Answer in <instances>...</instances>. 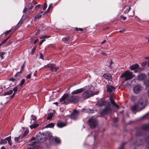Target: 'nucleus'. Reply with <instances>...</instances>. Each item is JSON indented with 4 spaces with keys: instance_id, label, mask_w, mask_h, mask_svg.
Returning <instances> with one entry per match:
<instances>
[{
    "instance_id": "1",
    "label": "nucleus",
    "mask_w": 149,
    "mask_h": 149,
    "mask_svg": "<svg viewBox=\"0 0 149 149\" xmlns=\"http://www.w3.org/2000/svg\"><path fill=\"white\" fill-rule=\"evenodd\" d=\"M79 99V96H73L69 97L68 94H65L60 99V101L62 104H67L69 102L73 103L78 101Z\"/></svg>"
},
{
    "instance_id": "2",
    "label": "nucleus",
    "mask_w": 149,
    "mask_h": 149,
    "mask_svg": "<svg viewBox=\"0 0 149 149\" xmlns=\"http://www.w3.org/2000/svg\"><path fill=\"white\" fill-rule=\"evenodd\" d=\"M147 101L145 99H141L136 104L134 105L131 107L133 111H139L145 108Z\"/></svg>"
},
{
    "instance_id": "3",
    "label": "nucleus",
    "mask_w": 149,
    "mask_h": 149,
    "mask_svg": "<svg viewBox=\"0 0 149 149\" xmlns=\"http://www.w3.org/2000/svg\"><path fill=\"white\" fill-rule=\"evenodd\" d=\"M134 75L132 74V73L129 70L125 72L120 77L123 78L124 81H126L132 79L134 77Z\"/></svg>"
},
{
    "instance_id": "4",
    "label": "nucleus",
    "mask_w": 149,
    "mask_h": 149,
    "mask_svg": "<svg viewBox=\"0 0 149 149\" xmlns=\"http://www.w3.org/2000/svg\"><path fill=\"white\" fill-rule=\"evenodd\" d=\"M88 123L91 129L95 128L97 125V120L94 117H92L90 118L88 121Z\"/></svg>"
},
{
    "instance_id": "5",
    "label": "nucleus",
    "mask_w": 149,
    "mask_h": 149,
    "mask_svg": "<svg viewBox=\"0 0 149 149\" xmlns=\"http://www.w3.org/2000/svg\"><path fill=\"white\" fill-rule=\"evenodd\" d=\"M94 95L93 91L91 90H87L84 92L82 95L83 98L86 99Z\"/></svg>"
},
{
    "instance_id": "6",
    "label": "nucleus",
    "mask_w": 149,
    "mask_h": 149,
    "mask_svg": "<svg viewBox=\"0 0 149 149\" xmlns=\"http://www.w3.org/2000/svg\"><path fill=\"white\" fill-rule=\"evenodd\" d=\"M111 109L110 106L109 105L107 107H106L103 109L100 110L99 112L100 114L102 115H105L111 112Z\"/></svg>"
},
{
    "instance_id": "7",
    "label": "nucleus",
    "mask_w": 149,
    "mask_h": 149,
    "mask_svg": "<svg viewBox=\"0 0 149 149\" xmlns=\"http://www.w3.org/2000/svg\"><path fill=\"white\" fill-rule=\"evenodd\" d=\"M37 138L38 141L41 143H43L46 140V138L44 135V133H42V134H38L37 135Z\"/></svg>"
},
{
    "instance_id": "8",
    "label": "nucleus",
    "mask_w": 149,
    "mask_h": 149,
    "mask_svg": "<svg viewBox=\"0 0 149 149\" xmlns=\"http://www.w3.org/2000/svg\"><path fill=\"white\" fill-rule=\"evenodd\" d=\"M48 67L50 68L51 70L53 73L56 72L59 69V67H56V65L54 63L49 64L47 65Z\"/></svg>"
},
{
    "instance_id": "9",
    "label": "nucleus",
    "mask_w": 149,
    "mask_h": 149,
    "mask_svg": "<svg viewBox=\"0 0 149 149\" xmlns=\"http://www.w3.org/2000/svg\"><path fill=\"white\" fill-rule=\"evenodd\" d=\"M133 90L135 93L138 94L141 91L142 87L139 85H137L134 87Z\"/></svg>"
},
{
    "instance_id": "10",
    "label": "nucleus",
    "mask_w": 149,
    "mask_h": 149,
    "mask_svg": "<svg viewBox=\"0 0 149 149\" xmlns=\"http://www.w3.org/2000/svg\"><path fill=\"white\" fill-rule=\"evenodd\" d=\"M79 114V112L78 111L74 110L73 113L71 114L70 116V117L71 119L75 120L78 116Z\"/></svg>"
},
{
    "instance_id": "11",
    "label": "nucleus",
    "mask_w": 149,
    "mask_h": 149,
    "mask_svg": "<svg viewBox=\"0 0 149 149\" xmlns=\"http://www.w3.org/2000/svg\"><path fill=\"white\" fill-rule=\"evenodd\" d=\"M146 77V75L145 74L141 73L138 76L136 79L139 81L143 80L145 79Z\"/></svg>"
},
{
    "instance_id": "12",
    "label": "nucleus",
    "mask_w": 149,
    "mask_h": 149,
    "mask_svg": "<svg viewBox=\"0 0 149 149\" xmlns=\"http://www.w3.org/2000/svg\"><path fill=\"white\" fill-rule=\"evenodd\" d=\"M103 77L106 79L108 81H111L112 80V78L111 75L110 74H105L103 75Z\"/></svg>"
},
{
    "instance_id": "13",
    "label": "nucleus",
    "mask_w": 149,
    "mask_h": 149,
    "mask_svg": "<svg viewBox=\"0 0 149 149\" xmlns=\"http://www.w3.org/2000/svg\"><path fill=\"white\" fill-rule=\"evenodd\" d=\"M83 91V88H81L73 91L71 93V94L73 95L77 94L79 93H81Z\"/></svg>"
},
{
    "instance_id": "14",
    "label": "nucleus",
    "mask_w": 149,
    "mask_h": 149,
    "mask_svg": "<svg viewBox=\"0 0 149 149\" xmlns=\"http://www.w3.org/2000/svg\"><path fill=\"white\" fill-rule=\"evenodd\" d=\"M141 129L145 131L149 130V123L142 125L141 126Z\"/></svg>"
},
{
    "instance_id": "15",
    "label": "nucleus",
    "mask_w": 149,
    "mask_h": 149,
    "mask_svg": "<svg viewBox=\"0 0 149 149\" xmlns=\"http://www.w3.org/2000/svg\"><path fill=\"white\" fill-rule=\"evenodd\" d=\"M112 97H113V95H112L111 94V98H110V100L111 103L115 108H118L119 107V106L118 105L113 101V99H112Z\"/></svg>"
},
{
    "instance_id": "16",
    "label": "nucleus",
    "mask_w": 149,
    "mask_h": 149,
    "mask_svg": "<svg viewBox=\"0 0 149 149\" xmlns=\"http://www.w3.org/2000/svg\"><path fill=\"white\" fill-rule=\"evenodd\" d=\"M115 88L111 86H108L107 87V91L109 92L110 93L115 91Z\"/></svg>"
},
{
    "instance_id": "17",
    "label": "nucleus",
    "mask_w": 149,
    "mask_h": 149,
    "mask_svg": "<svg viewBox=\"0 0 149 149\" xmlns=\"http://www.w3.org/2000/svg\"><path fill=\"white\" fill-rule=\"evenodd\" d=\"M139 67V65L137 63L133 65L130 67V69L132 70L137 69Z\"/></svg>"
},
{
    "instance_id": "18",
    "label": "nucleus",
    "mask_w": 149,
    "mask_h": 149,
    "mask_svg": "<svg viewBox=\"0 0 149 149\" xmlns=\"http://www.w3.org/2000/svg\"><path fill=\"white\" fill-rule=\"evenodd\" d=\"M105 103V102L104 101L102 100L97 102V105L101 107L104 105Z\"/></svg>"
},
{
    "instance_id": "19",
    "label": "nucleus",
    "mask_w": 149,
    "mask_h": 149,
    "mask_svg": "<svg viewBox=\"0 0 149 149\" xmlns=\"http://www.w3.org/2000/svg\"><path fill=\"white\" fill-rule=\"evenodd\" d=\"M131 9L130 7L129 6H126L124 8V9H126L124 11V13H127L130 11Z\"/></svg>"
},
{
    "instance_id": "20",
    "label": "nucleus",
    "mask_w": 149,
    "mask_h": 149,
    "mask_svg": "<svg viewBox=\"0 0 149 149\" xmlns=\"http://www.w3.org/2000/svg\"><path fill=\"white\" fill-rule=\"evenodd\" d=\"M66 124L63 123L61 122L58 123L57 124V126L59 127H62L65 126Z\"/></svg>"
},
{
    "instance_id": "21",
    "label": "nucleus",
    "mask_w": 149,
    "mask_h": 149,
    "mask_svg": "<svg viewBox=\"0 0 149 149\" xmlns=\"http://www.w3.org/2000/svg\"><path fill=\"white\" fill-rule=\"evenodd\" d=\"M33 4L31 3H29L28 6V11L29 12L31 11V9L33 8Z\"/></svg>"
},
{
    "instance_id": "22",
    "label": "nucleus",
    "mask_w": 149,
    "mask_h": 149,
    "mask_svg": "<svg viewBox=\"0 0 149 149\" xmlns=\"http://www.w3.org/2000/svg\"><path fill=\"white\" fill-rule=\"evenodd\" d=\"M8 138H6L4 139H1V141L0 144H4L7 143Z\"/></svg>"
},
{
    "instance_id": "23",
    "label": "nucleus",
    "mask_w": 149,
    "mask_h": 149,
    "mask_svg": "<svg viewBox=\"0 0 149 149\" xmlns=\"http://www.w3.org/2000/svg\"><path fill=\"white\" fill-rule=\"evenodd\" d=\"M54 124L52 123H50L48 124L47 125H46L45 127V128H48V127H50V128H52L54 126Z\"/></svg>"
},
{
    "instance_id": "24",
    "label": "nucleus",
    "mask_w": 149,
    "mask_h": 149,
    "mask_svg": "<svg viewBox=\"0 0 149 149\" xmlns=\"http://www.w3.org/2000/svg\"><path fill=\"white\" fill-rule=\"evenodd\" d=\"M39 126V125L37 123H35L32 124L30 126V128L31 129L36 128Z\"/></svg>"
},
{
    "instance_id": "25",
    "label": "nucleus",
    "mask_w": 149,
    "mask_h": 149,
    "mask_svg": "<svg viewBox=\"0 0 149 149\" xmlns=\"http://www.w3.org/2000/svg\"><path fill=\"white\" fill-rule=\"evenodd\" d=\"M110 54V52L109 51L102 52L100 54L103 56H107L109 55Z\"/></svg>"
},
{
    "instance_id": "26",
    "label": "nucleus",
    "mask_w": 149,
    "mask_h": 149,
    "mask_svg": "<svg viewBox=\"0 0 149 149\" xmlns=\"http://www.w3.org/2000/svg\"><path fill=\"white\" fill-rule=\"evenodd\" d=\"M53 140L56 143H59L61 142L60 139L57 137H54L53 138Z\"/></svg>"
},
{
    "instance_id": "27",
    "label": "nucleus",
    "mask_w": 149,
    "mask_h": 149,
    "mask_svg": "<svg viewBox=\"0 0 149 149\" xmlns=\"http://www.w3.org/2000/svg\"><path fill=\"white\" fill-rule=\"evenodd\" d=\"M53 116V114L52 113H50L48 114V117H47V119L48 120L51 119Z\"/></svg>"
},
{
    "instance_id": "28",
    "label": "nucleus",
    "mask_w": 149,
    "mask_h": 149,
    "mask_svg": "<svg viewBox=\"0 0 149 149\" xmlns=\"http://www.w3.org/2000/svg\"><path fill=\"white\" fill-rule=\"evenodd\" d=\"M42 17V15L40 14H38L34 18V21H36L37 19L39 18H40Z\"/></svg>"
},
{
    "instance_id": "29",
    "label": "nucleus",
    "mask_w": 149,
    "mask_h": 149,
    "mask_svg": "<svg viewBox=\"0 0 149 149\" xmlns=\"http://www.w3.org/2000/svg\"><path fill=\"white\" fill-rule=\"evenodd\" d=\"M69 39V38L68 36H66L62 38L63 41L65 42H66V41H68Z\"/></svg>"
},
{
    "instance_id": "30",
    "label": "nucleus",
    "mask_w": 149,
    "mask_h": 149,
    "mask_svg": "<svg viewBox=\"0 0 149 149\" xmlns=\"http://www.w3.org/2000/svg\"><path fill=\"white\" fill-rule=\"evenodd\" d=\"M13 93V90H10L6 92L5 93L6 95H10L12 93Z\"/></svg>"
},
{
    "instance_id": "31",
    "label": "nucleus",
    "mask_w": 149,
    "mask_h": 149,
    "mask_svg": "<svg viewBox=\"0 0 149 149\" xmlns=\"http://www.w3.org/2000/svg\"><path fill=\"white\" fill-rule=\"evenodd\" d=\"M50 37V36H46V35H44L43 36H41L40 37V39H45L47 38H49Z\"/></svg>"
},
{
    "instance_id": "32",
    "label": "nucleus",
    "mask_w": 149,
    "mask_h": 149,
    "mask_svg": "<svg viewBox=\"0 0 149 149\" xmlns=\"http://www.w3.org/2000/svg\"><path fill=\"white\" fill-rule=\"evenodd\" d=\"M36 143V142H35V141H33V142H32V143H30L29 145H30V146H32L31 147H29V149L30 148H34L35 147H36V146H35L34 147H33V146L35 145Z\"/></svg>"
},
{
    "instance_id": "33",
    "label": "nucleus",
    "mask_w": 149,
    "mask_h": 149,
    "mask_svg": "<svg viewBox=\"0 0 149 149\" xmlns=\"http://www.w3.org/2000/svg\"><path fill=\"white\" fill-rule=\"evenodd\" d=\"M144 84L146 86H149V80H146L145 81Z\"/></svg>"
},
{
    "instance_id": "34",
    "label": "nucleus",
    "mask_w": 149,
    "mask_h": 149,
    "mask_svg": "<svg viewBox=\"0 0 149 149\" xmlns=\"http://www.w3.org/2000/svg\"><path fill=\"white\" fill-rule=\"evenodd\" d=\"M7 138H8V141H7L8 142V143L10 145H11V138L10 136L7 137Z\"/></svg>"
},
{
    "instance_id": "35",
    "label": "nucleus",
    "mask_w": 149,
    "mask_h": 149,
    "mask_svg": "<svg viewBox=\"0 0 149 149\" xmlns=\"http://www.w3.org/2000/svg\"><path fill=\"white\" fill-rule=\"evenodd\" d=\"M29 133V130H26V131H25V132L23 134L22 136V138H23L24 137H25V136H26L27 134H28Z\"/></svg>"
},
{
    "instance_id": "36",
    "label": "nucleus",
    "mask_w": 149,
    "mask_h": 149,
    "mask_svg": "<svg viewBox=\"0 0 149 149\" xmlns=\"http://www.w3.org/2000/svg\"><path fill=\"white\" fill-rule=\"evenodd\" d=\"M142 134V133L139 131H138L136 133V136H141Z\"/></svg>"
},
{
    "instance_id": "37",
    "label": "nucleus",
    "mask_w": 149,
    "mask_h": 149,
    "mask_svg": "<svg viewBox=\"0 0 149 149\" xmlns=\"http://www.w3.org/2000/svg\"><path fill=\"white\" fill-rule=\"evenodd\" d=\"M87 112L89 113H92L94 112V110H93L89 109L88 110Z\"/></svg>"
},
{
    "instance_id": "38",
    "label": "nucleus",
    "mask_w": 149,
    "mask_h": 149,
    "mask_svg": "<svg viewBox=\"0 0 149 149\" xmlns=\"http://www.w3.org/2000/svg\"><path fill=\"white\" fill-rule=\"evenodd\" d=\"M125 144V143H123L122 144L120 147L118 148V149H123L124 148Z\"/></svg>"
},
{
    "instance_id": "39",
    "label": "nucleus",
    "mask_w": 149,
    "mask_h": 149,
    "mask_svg": "<svg viewBox=\"0 0 149 149\" xmlns=\"http://www.w3.org/2000/svg\"><path fill=\"white\" fill-rule=\"evenodd\" d=\"M5 54V53L4 52H1L0 53V56H1V58H3V55Z\"/></svg>"
},
{
    "instance_id": "40",
    "label": "nucleus",
    "mask_w": 149,
    "mask_h": 149,
    "mask_svg": "<svg viewBox=\"0 0 149 149\" xmlns=\"http://www.w3.org/2000/svg\"><path fill=\"white\" fill-rule=\"evenodd\" d=\"M30 148L29 149H40V147L39 146H36L33 148Z\"/></svg>"
},
{
    "instance_id": "41",
    "label": "nucleus",
    "mask_w": 149,
    "mask_h": 149,
    "mask_svg": "<svg viewBox=\"0 0 149 149\" xmlns=\"http://www.w3.org/2000/svg\"><path fill=\"white\" fill-rule=\"evenodd\" d=\"M31 117H32V118L31 119V120H32L34 121H35L36 119V118L35 116L32 115L31 116Z\"/></svg>"
},
{
    "instance_id": "42",
    "label": "nucleus",
    "mask_w": 149,
    "mask_h": 149,
    "mask_svg": "<svg viewBox=\"0 0 149 149\" xmlns=\"http://www.w3.org/2000/svg\"><path fill=\"white\" fill-rule=\"evenodd\" d=\"M75 30L77 31H82L83 30V29L81 28H76L75 29Z\"/></svg>"
},
{
    "instance_id": "43",
    "label": "nucleus",
    "mask_w": 149,
    "mask_h": 149,
    "mask_svg": "<svg viewBox=\"0 0 149 149\" xmlns=\"http://www.w3.org/2000/svg\"><path fill=\"white\" fill-rule=\"evenodd\" d=\"M145 140L147 142L149 143V136L146 137L145 139Z\"/></svg>"
},
{
    "instance_id": "44",
    "label": "nucleus",
    "mask_w": 149,
    "mask_h": 149,
    "mask_svg": "<svg viewBox=\"0 0 149 149\" xmlns=\"http://www.w3.org/2000/svg\"><path fill=\"white\" fill-rule=\"evenodd\" d=\"M40 5L38 4V5H37V6H36L35 7V9L36 10H37L40 8Z\"/></svg>"
},
{
    "instance_id": "45",
    "label": "nucleus",
    "mask_w": 149,
    "mask_h": 149,
    "mask_svg": "<svg viewBox=\"0 0 149 149\" xmlns=\"http://www.w3.org/2000/svg\"><path fill=\"white\" fill-rule=\"evenodd\" d=\"M25 82V80L24 79H23L21 80V83L20 84V86H22L23 84Z\"/></svg>"
},
{
    "instance_id": "46",
    "label": "nucleus",
    "mask_w": 149,
    "mask_h": 149,
    "mask_svg": "<svg viewBox=\"0 0 149 149\" xmlns=\"http://www.w3.org/2000/svg\"><path fill=\"white\" fill-rule=\"evenodd\" d=\"M20 137V136H19V137H15V140L16 142H18L19 139Z\"/></svg>"
},
{
    "instance_id": "47",
    "label": "nucleus",
    "mask_w": 149,
    "mask_h": 149,
    "mask_svg": "<svg viewBox=\"0 0 149 149\" xmlns=\"http://www.w3.org/2000/svg\"><path fill=\"white\" fill-rule=\"evenodd\" d=\"M47 3H45L44 5V6H43V10H45L47 8Z\"/></svg>"
},
{
    "instance_id": "48",
    "label": "nucleus",
    "mask_w": 149,
    "mask_h": 149,
    "mask_svg": "<svg viewBox=\"0 0 149 149\" xmlns=\"http://www.w3.org/2000/svg\"><path fill=\"white\" fill-rule=\"evenodd\" d=\"M17 91V87H15L13 88V91H14V93L15 94V93Z\"/></svg>"
},
{
    "instance_id": "49",
    "label": "nucleus",
    "mask_w": 149,
    "mask_h": 149,
    "mask_svg": "<svg viewBox=\"0 0 149 149\" xmlns=\"http://www.w3.org/2000/svg\"><path fill=\"white\" fill-rule=\"evenodd\" d=\"M31 74L30 73V74H29L28 75H27L26 76V77L27 79H29L31 78Z\"/></svg>"
},
{
    "instance_id": "50",
    "label": "nucleus",
    "mask_w": 149,
    "mask_h": 149,
    "mask_svg": "<svg viewBox=\"0 0 149 149\" xmlns=\"http://www.w3.org/2000/svg\"><path fill=\"white\" fill-rule=\"evenodd\" d=\"M35 50H36V48L35 47L33 48V49L32 50L31 54H34Z\"/></svg>"
},
{
    "instance_id": "51",
    "label": "nucleus",
    "mask_w": 149,
    "mask_h": 149,
    "mask_svg": "<svg viewBox=\"0 0 149 149\" xmlns=\"http://www.w3.org/2000/svg\"><path fill=\"white\" fill-rule=\"evenodd\" d=\"M40 56L39 57V58L43 59V56L42 54L41 53H40Z\"/></svg>"
},
{
    "instance_id": "52",
    "label": "nucleus",
    "mask_w": 149,
    "mask_h": 149,
    "mask_svg": "<svg viewBox=\"0 0 149 149\" xmlns=\"http://www.w3.org/2000/svg\"><path fill=\"white\" fill-rule=\"evenodd\" d=\"M121 18L123 20H125L126 19V17H124L123 16H122L121 17Z\"/></svg>"
},
{
    "instance_id": "53",
    "label": "nucleus",
    "mask_w": 149,
    "mask_h": 149,
    "mask_svg": "<svg viewBox=\"0 0 149 149\" xmlns=\"http://www.w3.org/2000/svg\"><path fill=\"white\" fill-rule=\"evenodd\" d=\"M52 6V3H51V4H50L49 5V7H48V9H47V10H49V11L50 9V8Z\"/></svg>"
},
{
    "instance_id": "54",
    "label": "nucleus",
    "mask_w": 149,
    "mask_h": 149,
    "mask_svg": "<svg viewBox=\"0 0 149 149\" xmlns=\"http://www.w3.org/2000/svg\"><path fill=\"white\" fill-rule=\"evenodd\" d=\"M15 80V79L14 78H10V79H9V80L10 81H14Z\"/></svg>"
},
{
    "instance_id": "55",
    "label": "nucleus",
    "mask_w": 149,
    "mask_h": 149,
    "mask_svg": "<svg viewBox=\"0 0 149 149\" xmlns=\"http://www.w3.org/2000/svg\"><path fill=\"white\" fill-rule=\"evenodd\" d=\"M31 3L33 4V5H35L37 3L36 2H35L34 1H32Z\"/></svg>"
},
{
    "instance_id": "56",
    "label": "nucleus",
    "mask_w": 149,
    "mask_h": 149,
    "mask_svg": "<svg viewBox=\"0 0 149 149\" xmlns=\"http://www.w3.org/2000/svg\"><path fill=\"white\" fill-rule=\"evenodd\" d=\"M7 41V39H5L2 42V44H3L5 43Z\"/></svg>"
},
{
    "instance_id": "57",
    "label": "nucleus",
    "mask_w": 149,
    "mask_h": 149,
    "mask_svg": "<svg viewBox=\"0 0 149 149\" xmlns=\"http://www.w3.org/2000/svg\"><path fill=\"white\" fill-rule=\"evenodd\" d=\"M28 10V9L26 8H25L23 10V12H25L27 10Z\"/></svg>"
},
{
    "instance_id": "58",
    "label": "nucleus",
    "mask_w": 149,
    "mask_h": 149,
    "mask_svg": "<svg viewBox=\"0 0 149 149\" xmlns=\"http://www.w3.org/2000/svg\"><path fill=\"white\" fill-rule=\"evenodd\" d=\"M112 63V62L111 61H110V65H109L108 66V67L109 68H111V65Z\"/></svg>"
},
{
    "instance_id": "59",
    "label": "nucleus",
    "mask_w": 149,
    "mask_h": 149,
    "mask_svg": "<svg viewBox=\"0 0 149 149\" xmlns=\"http://www.w3.org/2000/svg\"><path fill=\"white\" fill-rule=\"evenodd\" d=\"M11 31V30H9L8 31H6V32H5V33L6 34H8V33H9L10 31Z\"/></svg>"
},
{
    "instance_id": "60",
    "label": "nucleus",
    "mask_w": 149,
    "mask_h": 149,
    "mask_svg": "<svg viewBox=\"0 0 149 149\" xmlns=\"http://www.w3.org/2000/svg\"><path fill=\"white\" fill-rule=\"evenodd\" d=\"M38 40L37 39L35 40L34 42V44H35L38 41Z\"/></svg>"
},
{
    "instance_id": "61",
    "label": "nucleus",
    "mask_w": 149,
    "mask_h": 149,
    "mask_svg": "<svg viewBox=\"0 0 149 149\" xmlns=\"http://www.w3.org/2000/svg\"><path fill=\"white\" fill-rule=\"evenodd\" d=\"M125 29H123L122 30H120L119 31V32L120 33H122L124 31H125Z\"/></svg>"
},
{
    "instance_id": "62",
    "label": "nucleus",
    "mask_w": 149,
    "mask_h": 149,
    "mask_svg": "<svg viewBox=\"0 0 149 149\" xmlns=\"http://www.w3.org/2000/svg\"><path fill=\"white\" fill-rule=\"evenodd\" d=\"M130 85H131V84L129 82L127 83V84H126V86H130Z\"/></svg>"
},
{
    "instance_id": "63",
    "label": "nucleus",
    "mask_w": 149,
    "mask_h": 149,
    "mask_svg": "<svg viewBox=\"0 0 149 149\" xmlns=\"http://www.w3.org/2000/svg\"><path fill=\"white\" fill-rule=\"evenodd\" d=\"M147 64V63L146 62H144L143 63L142 65H143V66H145Z\"/></svg>"
},
{
    "instance_id": "64",
    "label": "nucleus",
    "mask_w": 149,
    "mask_h": 149,
    "mask_svg": "<svg viewBox=\"0 0 149 149\" xmlns=\"http://www.w3.org/2000/svg\"><path fill=\"white\" fill-rule=\"evenodd\" d=\"M106 42V40H104L101 43V44H103L104 43Z\"/></svg>"
}]
</instances>
